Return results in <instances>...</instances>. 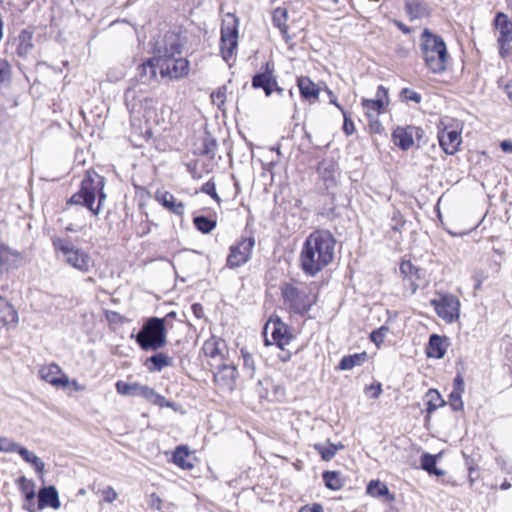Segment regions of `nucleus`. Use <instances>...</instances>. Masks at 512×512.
<instances>
[{"label":"nucleus","instance_id":"obj_28","mask_svg":"<svg viewBox=\"0 0 512 512\" xmlns=\"http://www.w3.org/2000/svg\"><path fill=\"white\" fill-rule=\"evenodd\" d=\"M18 322V313L14 307L0 296V327L16 324Z\"/></svg>","mask_w":512,"mask_h":512},{"label":"nucleus","instance_id":"obj_12","mask_svg":"<svg viewBox=\"0 0 512 512\" xmlns=\"http://www.w3.org/2000/svg\"><path fill=\"white\" fill-rule=\"evenodd\" d=\"M263 339L266 346L282 348L290 344L292 336L280 319H270L264 326Z\"/></svg>","mask_w":512,"mask_h":512},{"label":"nucleus","instance_id":"obj_38","mask_svg":"<svg viewBox=\"0 0 512 512\" xmlns=\"http://www.w3.org/2000/svg\"><path fill=\"white\" fill-rule=\"evenodd\" d=\"M158 63L156 61V56L149 59L147 62L143 63L140 67V75L147 79H155L157 77Z\"/></svg>","mask_w":512,"mask_h":512},{"label":"nucleus","instance_id":"obj_20","mask_svg":"<svg viewBox=\"0 0 512 512\" xmlns=\"http://www.w3.org/2000/svg\"><path fill=\"white\" fill-rule=\"evenodd\" d=\"M38 375L43 381L58 389H60L61 384H63L62 380L65 377L64 371L56 363L43 365L40 367Z\"/></svg>","mask_w":512,"mask_h":512},{"label":"nucleus","instance_id":"obj_42","mask_svg":"<svg viewBox=\"0 0 512 512\" xmlns=\"http://www.w3.org/2000/svg\"><path fill=\"white\" fill-rule=\"evenodd\" d=\"M19 40H20V43L18 46L19 54H27L33 47L32 33L28 32V31H23L19 36Z\"/></svg>","mask_w":512,"mask_h":512},{"label":"nucleus","instance_id":"obj_59","mask_svg":"<svg viewBox=\"0 0 512 512\" xmlns=\"http://www.w3.org/2000/svg\"><path fill=\"white\" fill-rule=\"evenodd\" d=\"M498 464L500 465L501 469L505 471L506 473H512V467L509 464V461L504 458H498L497 459Z\"/></svg>","mask_w":512,"mask_h":512},{"label":"nucleus","instance_id":"obj_9","mask_svg":"<svg viewBox=\"0 0 512 512\" xmlns=\"http://www.w3.org/2000/svg\"><path fill=\"white\" fill-rule=\"evenodd\" d=\"M156 61L159 73L163 78L179 79L189 72V61L182 57V54L168 55L165 48L160 50V55L156 56Z\"/></svg>","mask_w":512,"mask_h":512},{"label":"nucleus","instance_id":"obj_51","mask_svg":"<svg viewBox=\"0 0 512 512\" xmlns=\"http://www.w3.org/2000/svg\"><path fill=\"white\" fill-rule=\"evenodd\" d=\"M101 494L103 496V499L105 502L107 503H112L114 502L117 497H118V494L117 492L115 491V489L111 486H107L105 487L102 491H101Z\"/></svg>","mask_w":512,"mask_h":512},{"label":"nucleus","instance_id":"obj_46","mask_svg":"<svg viewBox=\"0 0 512 512\" xmlns=\"http://www.w3.org/2000/svg\"><path fill=\"white\" fill-rule=\"evenodd\" d=\"M63 384H61V389H68L71 388L75 392H83L86 390V386L84 384L79 383L75 379H70L66 374L65 377L62 380Z\"/></svg>","mask_w":512,"mask_h":512},{"label":"nucleus","instance_id":"obj_48","mask_svg":"<svg viewBox=\"0 0 512 512\" xmlns=\"http://www.w3.org/2000/svg\"><path fill=\"white\" fill-rule=\"evenodd\" d=\"M10 64L7 60L0 58V87L10 80Z\"/></svg>","mask_w":512,"mask_h":512},{"label":"nucleus","instance_id":"obj_3","mask_svg":"<svg viewBox=\"0 0 512 512\" xmlns=\"http://www.w3.org/2000/svg\"><path fill=\"white\" fill-rule=\"evenodd\" d=\"M104 187V178L97 172L88 170L81 182L79 191L71 197L70 203L85 206L93 215L97 216L106 199Z\"/></svg>","mask_w":512,"mask_h":512},{"label":"nucleus","instance_id":"obj_11","mask_svg":"<svg viewBox=\"0 0 512 512\" xmlns=\"http://www.w3.org/2000/svg\"><path fill=\"white\" fill-rule=\"evenodd\" d=\"M238 44V20L233 14H226L221 27L220 52L225 61L234 54Z\"/></svg>","mask_w":512,"mask_h":512},{"label":"nucleus","instance_id":"obj_53","mask_svg":"<svg viewBox=\"0 0 512 512\" xmlns=\"http://www.w3.org/2000/svg\"><path fill=\"white\" fill-rule=\"evenodd\" d=\"M202 192L211 195L216 201H219V197L216 193L215 184L212 182H206L202 186Z\"/></svg>","mask_w":512,"mask_h":512},{"label":"nucleus","instance_id":"obj_16","mask_svg":"<svg viewBox=\"0 0 512 512\" xmlns=\"http://www.w3.org/2000/svg\"><path fill=\"white\" fill-rule=\"evenodd\" d=\"M388 90L380 85L377 89L375 99H362V106L368 119L377 118L384 113L389 105Z\"/></svg>","mask_w":512,"mask_h":512},{"label":"nucleus","instance_id":"obj_4","mask_svg":"<svg viewBox=\"0 0 512 512\" xmlns=\"http://www.w3.org/2000/svg\"><path fill=\"white\" fill-rule=\"evenodd\" d=\"M421 51L427 67L434 73L443 72L448 60L447 48L444 40L428 29H424L421 37Z\"/></svg>","mask_w":512,"mask_h":512},{"label":"nucleus","instance_id":"obj_21","mask_svg":"<svg viewBox=\"0 0 512 512\" xmlns=\"http://www.w3.org/2000/svg\"><path fill=\"white\" fill-rule=\"evenodd\" d=\"M154 198L168 211L176 215L184 214V204L180 201H177L172 193L165 190H157L155 192Z\"/></svg>","mask_w":512,"mask_h":512},{"label":"nucleus","instance_id":"obj_37","mask_svg":"<svg viewBox=\"0 0 512 512\" xmlns=\"http://www.w3.org/2000/svg\"><path fill=\"white\" fill-rule=\"evenodd\" d=\"M437 456L424 453L421 457V467L423 470L436 476H443L444 471L436 468Z\"/></svg>","mask_w":512,"mask_h":512},{"label":"nucleus","instance_id":"obj_15","mask_svg":"<svg viewBox=\"0 0 512 512\" xmlns=\"http://www.w3.org/2000/svg\"><path fill=\"white\" fill-rule=\"evenodd\" d=\"M254 243V237L250 235L243 237L235 245H232L227 257V266L229 268H236L245 264L252 256Z\"/></svg>","mask_w":512,"mask_h":512},{"label":"nucleus","instance_id":"obj_17","mask_svg":"<svg viewBox=\"0 0 512 512\" xmlns=\"http://www.w3.org/2000/svg\"><path fill=\"white\" fill-rule=\"evenodd\" d=\"M183 42L177 32L169 31L164 36L157 40L153 45V52L155 56L160 55V50L165 48L167 54H182Z\"/></svg>","mask_w":512,"mask_h":512},{"label":"nucleus","instance_id":"obj_49","mask_svg":"<svg viewBox=\"0 0 512 512\" xmlns=\"http://www.w3.org/2000/svg\"><path fill=\"white\" fill-rule=\"evenodd\" d=\"M460 391H452L449 395V404L454 411L463 409V401Z\"/></svg>","mask_w":512,"mask_h":512},{"label":"nucleus","instance_id":"obj_54","mask_svg":"<svg viewBox=\"0 0 512 512\" xmlns=\"http://www.w3.org/2000/svg\"><path fill=\"white\" fill-rule=\"evenodd\" d=\"M366 393H370L372 398H378L382 392V387L380 383L372 384L366 387Z\"/></svg>","mask_w":512,"mask_h":512},{"label":"nucleus","instance_id":"obj_33","mask_svg":"<svg viewBox=\"0 0 512 512\" xmlns=\"http://www.w3.org/2000/svg\"><path fill=\"white\" fill-rule=\"evenodd\" d=\"M366 360L367 354L365 352L344 356L339 363V369L351 370L356 366H361Z\"/></svg>","mask_w":512,"mask_h":512},{"label":"nucleus","instance_id":"obj_60","mask_svg":"<svg viewBox=\"0 0 512 512\" xmlns=\"http://www.w3.org/2000/svg\"><path fill=\"white\" fill-rule=\"evenodd\" d=\"M500 147L505 153H512V142L509 140H504L501 142Z\"/></svg>","mask_w":512,"mask_h":512},{"label":"nucleus","instance_id":"obj_23","mask_svg":"<svg viewBox=\"0 0 512 512\" xmlns=\"http://www.w3.org/2000/svg\"><path fill=\"white\" fill-rule=\"evenodd\" d=\"M400 273L403 277L404 285L409 287L411 293L414 294L419 287V269L416 268L410 261H402L400 264Z\"/></svg>","mask_w":512,"mask_h":512},{"label":"nucleus","instance_id":"obj_47","mask_svg":"<svg viewBox=\"0 0 512 512\" xmlns=\"http://www.w3.org/2000/svg\"><path fill=\"white\" fill-rule=\"evenodd\" d=\"M388 331L389 329L386 326H381L379 329L374 330L370 335L371 341L374 342L377 347H380V345L384 342Z\"/></svg>","mask_w":512,"mask_h":512},{"label":"nucleus","instance_id":"obj_26","mask_svg":"<svg viewBox=\"0 0 512 512\" xmlns=\"http://www.w3.org/2000/svg\"><path fill=\"white\" fill-rule=\"evenodd\" d=\"M39 507L50 506L53 509L60 508L59 495L54 486L44 487L38 494Z\"/></svg>","mask_w":512,"mask_h":512},{"label":"nucleus","instance_id":"obj_43","mask_svg":"<svg viewBox=\"0 0 512 512\" xmlns=\"http://www.w3.org/2000/svg\"><path fill=\"white\" fill-rule=\"evenodd\" d=\"M22 448V445L13 441L8 437H0V452L4 453H19V450Z\"/></svg>","mask_w":512,"mask_h":512},{"label":"nucleus","instance_id":"obj_14","mask_svg":"<svg viewBox=\"0 0 512 512\" xmlns=\"http://www.w3.org/2000/svg\"><path fill=\"white\" fill-rule=\"evenodd\" d=\"M115 388L117 393L124 396H140L150 401L153 404L163 406L165 402V398L156 391L147 386L142 385L138 382L127 383L124 381H117L115 384Z\"/></svg>","mask_w":512,"mask_h":512},{"label":"nucleus","instance_id":"obj_13","mask_svg":"<svg viewBox=\"0 0 512 512\" xmlns=\"http://www.w3.org/2000/svg\"><path fill=\"white\" fill-rule=\"evenodd\" d=\"M498 32L497 45L502 58L512 55V21L502 12L497 13L494 20Z\"/></svg>","mask_w":512,"mask_h":512},{"label":"nucleus","instance_id":"obj_8","mask_svg":"<svg viewBox=\"0 0 512 512\" xmlns=\"http://www.w3.org/2000/svg\"><path fill=\"white\" fill-rule=\"evenodd\" d=\"M462 125L452 119L444 118L438 125V141L440 147L448 155L458 152L462 143Z\"/></svg>","mask_w":512,"mask_h":512},{"label":"nucleus","instance_id":"obj_40","mask_svg":"<svg viewBox=\"0 0 512 512\" xmlns=\"http://www.w3.org/2000/svg\"><path fill=\"white\" fill-rule=\"evenodd\" d=\"M195 227L202 233H210L215 227L216 222L205 216H197L193 220Z\"/></svg>","mask_w":512,"mask_h":512},{"label":"nucleus","instance_id":"obj_19","mask_svg":"<svg viewBox=\"0 0 512 512\" xmlns=\"http://www.w3.org/2000/svg\"><path fill=\"white\" fill-rule=\"evenodd\" d=\"M258 88H262L266 94V96H271L272 94H276L277 96L283 95V88L278 86L277 80L273 75V69L270 67V64L267 63L266 70L258 74Z\"/></svg>","mask_w":512,"mask_h":512},{"label":"nucleus","instance_id":"obj_56","mask_svg":"<svg viewBox=\"0 0 512 512\" xmlns=\"http://www.w3.org/2000/svg\"><path fill=\"white\" fill-rule=\"evenodd\" d=\"M276 349L278 350L277 356L282 362H287L291 359L292 353L286 347Z\"/></svg>","mask_w":512,"mask_h":512},{"label":"nucleus","instance_id":"obj_27","mask_svg":"<svg viewBox=\"0 0 512 512\" xmlns=\"http://www.w3.org/2000/svg\"><path fill=\"white\" fill-rule=\"evenodd\" d=\"M223 347V341L213 336L204 342L202 350L205 356L210 357L217 362H221L223 358Z\"/></svg>","mask_w":512,"mask_h":512},{"label":"nucleus","instance_id":"obj_29","mask_svg":"<svg viewBox=\"0 0 512 512\" xmlns=\"http://www.w3.org/2000/svg\"><path fill=\"white\" fill-rule=\"evenodd\" d=\"M173 463L182 469H192L194 467L192 463V457L187 447L178 446L173 453Z\"/></svg>","mask_w":512,"mask_h":512},{"label":"nucleus","instance_id":"obj_55","mask_svg":"<svg viewBox=\"0 0 512 512\" xmlns=\"http://www.w3.org/2000/svg\"><path fill=\"white\" fill-rule=\"evenodd\" d=\"M149 506L152 508V509H155V510H161L162 508V500L161 498L153 493L150 495V498H149Z\"/></svg>","mask_w":512,"mask_h":512},{"label":"nucleus","instance_id":"obj_35","mask_svg":"<svg viewBox=\"0 0 512 512\" xmlns=\"http://www.w3.org/2000/svg\"><path fill=\"white\" fill-rule=\"evenodd\" d=\"M367 493L372 497L388 496L389 500H394V497L390 495L389 489L386 484L379 480H372L367 486Z\"/></svg>","mask_w":512,"mask_h":512},{"label":"nucleus","instance_id":"obj_63","mask_svg":"<svg viewBox=\"0 0 512 512\" xmlns=\"http://www.w3.org/2000/svg\"><path fill=\"white\" fill-rule=\"evenodd\" d=\"M241 353H242V356L244 358V362L246 365H253V359L251 357V355H249L244 349H241Z\"/></svg>","mask_w":512,"mask_h":512},{"label":"nucleus","instance_id":"obj_50","mask_svg":"<svg viewBox=\"0 0 512 512\" xmlns=\"http://www.w3.org/2000/svg\"><path fill=\"white\" fill-rule=\"evenodd\" d=\"M401 96L406 101H413L415 103H420V101H421L420 94H418L417 92H415V91H413L411 89H408V88H404L401 91Z\"/></svg>","mask_w":512,"mask_h":512},{"label":"nucleus","instance_id":"obj_36","mask_svg":"<svg viewBox=\"0 0 512 512\" xmlns=\"http://www.w3.org/2000/svg\"><path fill=\"white\" fill-rule=\"evenodd\" d=\"M148 363L153 365L152 367H148L150 371L160 372L163 368L172 364V359L164 353H157L147 360L146 365H148Z\"/></svg>","mask_w":512,"mask_h":512},{"label":"nucleus","instance_id":"obj_52","mask_svg":"<svg viewBox=\"0 0 512 512\" xmlns=\"http://www.w3.org/2000/svg\"><path fill=\"white\" fill-rule=\"evenodd\" d=\"M342 115L344 118L343 131L346 133V135H352L355 131L354 122L351 118L348 117L346 112L342 113Z\"/></svg>","mask_w":512,"mask_h":512},{"label":"nucleus","instance_id":"obj_57","mask_svg":"<svg viewBox=\"0 0 512 512\" xmlns=\"http://www.w3.org/2000/svg\"><path fill=\"white\" fill-rule=\"evenodd\" d=\"M299 512H324L323 508L319 504H311L303 506Z\"/></svg>","mask_w":512,"mask_h":512},{"label":"nucleus","instance_id":"obj_22","mask_svg":"<svg viewBox=\"0 0 512 512\" xmlns=\"http://www.w3.org/2000/svg\"><path fill=\"white\" fill-rule=\"evenodd\" d=\"M21 260L22 256L18 251L12 250L0 242V272L17 268Z\"/></svg>","mask_w":512,"mask_h":512},{"label":"nucleus","instance_id":"obj_7","mask_svg":"<svg viewBox=\"0 0 512 512\" xmlns=\"http://www.w3.org/2000/svg\"><path fill=\"white\" fill-rule=\"evenodd\" d=\"M53 246L58 254H61L67 264L82 272H88L91 266V258L88 253L74 246L68 239L54 238Z\"/></svg>","mask_w":512,"mask_h":512},{"label":"nucleus","instance_id":"obj_62","mask_svg":"<svg viewBox=\"0 0 512 512\" xmlns=\"http://www.w3.org/2000/svg\"><path fill=\"white\" fill-rule=\"evenodd\" d=\"M192 310L194 312V314L200 318L202 316V312H203V309H202V306L200 304H193L192 305Z\"/></svg>","mask_w":512,"mask_h":512},{"label":"nucleus","instance_id":"obj_44","mask_svg":"<svg viewBox=\"0 0 512 512\" xmlns=\"http://www.w3.org/2000/svg\"><path fill=\"white\" fill-rule=\"evenodd\" d=\"M21 491L25 494L27 501H32L35 498L34 483L31 480L21 477L19 479Z\"/></svg>","mask_w":512,"mask_h":512},{"label":"nucleus","instance_id":"obj_39","mask_svg":"<svg viewBox=\"0 0 512 512\" xmlns=\"http://www.w3.org/2000/svg\"><path fill=\"white\" fill-rule=\"evenodd\" d=\"M273 22L276 27H278L281 31V33L286 37L287 34V26H286V20H287V10L282 8H277L273 12Z\"/></svg>","mask_w":512,"mask_h":512},{"label":"nucleus","instance_id":"obj_10","mask_svg":"<svg viewBox=\"0 0 512 512\" xmlns=\"http://www.w3.org/2000/svg\"><path fill=\"white\" fill-rule=\"evenodd\" d=\"M437 316L447 324L459 320L461 302L459 298L451 293H437V296L430 300Z\"/></svg>","mask_w":512,"mask_h":512},{"label":"nucleus","instance_id":"obj_41","mask_svg":"<svg viewBox=\"0 0 512 512\" xmlns=\"http://www.w3.org/2000/svg\"><path fill=\"white\" fill-rule=\"evenodd\" d=\"M325 485L332 490H339L342 487V481L339 473L327 471L323 474Z\"/></svg>","mask_w":512,"mask_h":512},{"label":"nucleus","instance_id":"obj_61","mask_svg":"<svg viewBox=\"0 0 512 512\" xmlns=\"http://www.w3.org/2000/svg\"><path fill=\"white\" fill-rule=\"evenodd\" d=\"M454 382H455V386H456L454 391L462 392L463 389H464V381H463V379L458 376V377L455 378Z\"/></svg>","mask_w":512,"mask_h":512},{"label":"nucleus","instance_id":"obj_5","mask_svg":"<svg viewBox=\"0 0 512 512\" xmlns=\"http://www.w3.org/2000/svg\"><path fill=\"white\" fill-rule=\"evenodd\" d=\"M165 320L149 318L136 336V342L143 350H158L166 345Z\"/></svg>","mask_w":512,"mask_h":512},{"label":"nucleus","instance_id":"obj_45","mask_svg":"<svg viewBox=\"0 0 512 512\" xmlns=\"http://www.w3.org/2000/svg\"><path fill=\"white\" fill-rule=\"evenodd\" d=\"M227 95V88L225 86L218 88L211 94L212 103L217 106L219 109L223 107L225 104Z\"/></svg>","mask_w":512,"mask_h":512},{"label":"nucleus","instance_id":"obj_6","mask_svg":"<svg viewBox=\"0 0 512 512\" xmlns=\"http://www.w3.org/2000/svg\"><path fill=\"white\" fill-rule=\"evenodd\" d=\"M285 303L296 313L303 314L307 312L316 302V289L311 286H293L287 285L283 289Z\"/></svg>","mask_w":512,"mask_h":512},{"label":"nucleus","instance_id":"obj_1","mask_svg":"<svg viewBox=\"0 0 512 512\" xmlns=\"http://www.w3.org/2000/svg\"><path fill=\"white\" fill-rule=\"evenodd\" d=\"M335 239L326 230H316L305 240L300 262L303 271L310 276L316 275L334 258Z\"/></svg>","mask_w":512,"mask_h":512},{"label":"nucleus","instance_id":"obj_24","mask_svg":"<svg viewBox=\"0 0 512 512\" xmlns=\"http://www.w3.org/2000/svg\"><path fill=\"white\" fill-rule=\"evenodd\" d=\"M297 84L302 98L309 102L318 100L320 89L309 77H299Z\"/></svg>","mask_w":512,"mask_h":512},{"label":"nucleus","instance_id":"obj_31","mask_svg":"<svg viewBox=\"0 0 512 512\" xmlns=\"http://www.w3.org/2000/svg\"><path fill=\"white\" fill-rule=\"evenodd\" d=\"M313 447L321 455L324 461H330L339 450L344 449V445L342 443L333 444L331 442H327L325 444L316 443Z\"/></svg>","mask_w":512,"mask_h":512},{"label":"nucleus","instance_id":"obj_64","mask_svg":"<svg viewBox=\"0 0 512 512\" xmlns=\"http://www.w3.org/2000/svg\"><path fill=\"white\" fill-rule=\"evenodd\" d=\"M506 91H507V95L508 97L511 99L512 101V81L509 82L507 85H506Z\"/></svg>","mask_w":512,"mask_h":512},{"label":"nucleus","instance_id":"obj_30","mask_svg":"<svg viewBox=\"0 0 512 512\" xmlns=\"http://www.w3.org/2000/svg\"><path fill=\"white\" fill-rule=\"evenodd\" d=\"M405 10L412 21L427 17L430 13L426 2H406Z\"/></svg>","mask_w":512,"mask_h":512},{"label":"nucleus","instance_id":"obj_34","mask_svg":"<svg viewBox=\"0 0 512 512\" xmlns=\"http://www.w3.org/2000/svg\"><path fill=\"white\" fill-rule=\"evenodd\" d=\"M427 412L430 414L445 404L440 393L435 389H429L425 394Z\"/></svg>","mask_w":512,"mask_h":512},{"label":"nucleus","instance_id":"obj_58","mask_svg":"<svg viewBox=\"0 0 512 512\" xmlns=\"http://www.w3.org/2000/svg\"><path fill=\"white\" fill-rule=\"evenodd\" d=\"M369 126L371 131L375 133H381L383 130V127L377 118L369 119Z\"/></svg>","mask_w":512,"mask_h":512},{"label":"nucleus","instance_id":"obj_18","mask_svg":"<svg viewBox=\"0 0 512 512\" xmlns=\"http://www.w3.org/2000/svg\"><path fill=\"white\" fill-rule=\"evenodd\" d=\"M423 131L414 126L397 127L392 133L393 143L401 148L407 150L414 144V137H420Z\"/></svg>","mask_w":512,"mask_h":512},{"label":"nucleus","instance_id":"obj_32","mask_svg":"<svg viewBox=\"0 0 512 512\" xmlns=\"http://www.w3.org/2000/svg\"><path fill=\"white\" fill-rule=\"evenodd\" d=\"M18 454L26 463L31 465L38 474H43L45 470V463L34 452L22 446Z\"/></svg>","mask_w":512,"mask_h":512},{"label":"nucleus","instance_id":"obj_25","mask_svg":"<svg viewBox=\"0 0 512 512\" xmlns=\"http://www.w3.org/2000/svg\"><path fill=\"white\" fill-rule=\"evenodd\" d=\"M446 339L437 334H433L429 338L426 348L427 356L430 358L441 359L444 357L447 349Z\"/></svg>","mask_w":512,"mask_h":512},{"label":"nucleus","instance_id":"obj_2","mask_svg":"<svg viewBox=\"0 0 512 512\" xmlns=\"http://www.w3.org/2000/svg\"><path fill=\"white\" fill-rule=\"evenodd\" d=\"M134 100V91L128 89L125 92V101L127 106L130 107L131 125L140 134L150 137L153 126L160 123L156 102L147 97L140 99L137 103H134Z\"/></svg>","mask_w":512,"mask_h":512}]
</instances>
